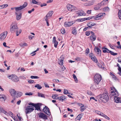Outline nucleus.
Listing matches in <instances>:
<instances>
[{
    "instance_id": "nucleus-40",
    "label": "nucleus",
    "mask_w": 121,
    "mask_h": 121,
    "mask_svg": "<svg viewBox=\"0 0 121 121\" xmlns=\"http://www.w3.org/2000/svg\"><path fill=\"white\" fill-rule=\"evenodd\" d=\"M63 60L60 59V60L59 61V64L60 65H62L63 64Z\"/></svg>"
},
{
    "instance_id": "nucleus-16",
    "label": "nucleus",
    "mask_w": 121,
    "mask_h": 121,
    "mask_svg": "<svg viewBox=\"0 0 121 121\" xmlns=\"http://www.w3.org/2000/svg\"><path fill=\"white\" fill-rule=\"evenodd\" d=\"M9 92L12 96L14 97L15 96L16 91L15 90L13 89H11L9 90Z\"/></svg>"
},
{
    "instance_id": "nucleus-50",
    "label": "nucleus",
    "mask_w": 121,
    "mask_h": 121,
    "mask_svg": "<svg viewBox=\"0 0 121 121\" xmlns=\"http://www.w3.org/2000/svg\"><path fill=\"white\" fill-rule=\"evenodd\" d=\"M100 5H99L98 6H96L94 8V9L95 10H98L100 8Z\"/></svg>"
},
{
    "instance_id": "nucleus-12",
    "label": "nucleus",
    "mask_w": 121,
    "mask_h": 121,
    "mask_svg": "<svg viewBox=\"0 0 121 121\" xmlns=\"http://www.w3.org/2000/svg\"><path fill=\"white\" fill-rule=\"evenodd\" d=\"M38 114L39 117L42 118L44 120L47 119V116L43 113H38Z\"/></svg>"
},
{
    "instance_id": "nucleus-23",
    "label": "nucleus",
    "mask_w": 121,
    "mask_h": 121,
    "mask_svg": "<svg viewBox=\"0 0 121 121\" xmlns=\"http://www.w3.org/2000/svg\"><path fill=\"white\" fill-rule=\"evenodd\" d=\"M6 99V97L4 95H0V100L1 101H3L4 100H5Z\"/></svg>"
},
{
    "instance_id": "nucleus-6",
    "label": "nucleus",
    "mask_w": 121,
    "mask_h": 121,
    "mask_svg": "<svg viewBox=\"0 0 121 121\" xmlns=\"http://www.w3.org/2000/svg\"><path fill=\"white\" fill-rule=\"evenodd\" d=\"M28 5V3L27 2H25L24 4L22 6L19 7H15V9L17 12L21 10L26 7Z\"/></svg>"
},
{
    "instance_id": "nucleus-20",
    "label": "nucleus",
    "mask_w": 121,
    "mask_h": 121,
    "mask_svg": "<svg viewBox=\"0 0 121 121\" xmlns=\"http://www.w3.org/2000/svg\"><path fill=\"white\" fill-rule=\"evenodd\" d=\"M0 112H2L6 115H7L8 114V113L7 112L5 111L2 107L0 106Z\"/></svg>"
},
{
    "instance_id": "nucleus-15",
    "label": "nucleus",
    "mask_w": 121,
    "mask_h": 121,
    "mask_svg": "<svg viewBox=\"0 0 121 121\" xmlns=\"http://www.w3.org/2000/svg\"><path fill=\"white\" fill-rule=\"evenodd\" d=\"M41 105V104L40 103L35 104V105L34 106V107L35 108V110H37L38 111L39 110L40 111V106Z\"/></svg>"
},
{
    "instance_id": "nucleus-63",
    "label": "nucleus",
    "mask_w": 121,
    "mask_h": 121,
    "mask_svg": "<svg viewBox=\"0 0 121 121\" xmlns=\"http://www.w3.org/2000/svg\"><path fill=\"white\" fill-rule=\"evenodd\" d=\"M96 0H93L91 2H90V3L92 4V5H93V3L95 2Z\"/></svg>"
},
{
    "instance_id": "nucleus-18",
    "label": "nucleus",
    "mask_w": 121,
    "mask_h": 121,
    "mask_svg": "<svg viewBox=\"0 0 121 121\" xmlns=\"http://www.w3.org/2000/svg\"><path fill=\"white\" fill-rule=\"evenodd\" d=\"M52 42L54 43V46L56 48L58 43L56 40V38L55 36L53 38Z\"/></svg>"
},
{
    "instance_id": "nucleus-30",
    "label": "nucleus",
    "mask_w": 121,
    "mask_h": 121,
    "mask_svg": "<svg viewBox=\"0 0 121 121\" xmlns=\"http://www.w3.org/2000/svg\"><path fill=\"white\" fill-rule=\"evenodd\" d=\"M103 52L104 53H109L110 50L106 48H103Z\"/></svg>"
},
{
    "instance_id": "nucleus-42",
    "label": "nucleus",
    "mask_w": 121,
    "mask_h": 121,
    "mask_svg": "<svg viewBox=\"0 0 121 121\" xmlns=\"http://www.w3.org/2000/svg\"><path fill=\"white\" fill-rule=\"evenodd\" d=\"M119 18L121 20V10H119L118 13Z\"/></svg>"
},
{
    "instance_id": "nucleus-21",
    "label": "nucleus",
    "mask_w": 121,
    "mask_h": 121,
    "mask_svg": "<svg viewBox=\"0 0 121 121\" xmlns=\"http://www.w3.org/2000/svg\"><path fill=\"white\" fill-rule=\"evenodd\" d=\"M94 50L95 52H98L97 53L98 54H99L100 55L101 54V50L98 48L96 47H95L94 48Z\"/></svg>"
},
{
    "instance_id": "nucleus-38",
    "label": "nucleus",
    "mask_w": 121,
    "mask_h": 121,
    "mask_svg": "<svg viewBox=\"0 0 121 121\" xmlns=\"http://www.w3.org/2000/svg\"><path fill=\"white\" fill-rule=\"evenodd\" d=\"M92 5V4L90 3V2L84 3V5L86 6H89Z\"/></svg>"
},
{
    "instance_id": "nucleus-24",
    "label": "nucleus",
    "mask_w": 121,
    "mask_h": 121,
    "mask_svg": "<svg viewBox=\"0 0 121 121\" xmlns=\"http://www.w3.org/2000/svg\"><path fill=\"white\" fill-rule=\"evenodd\" d=\"M76 14V16H82L83 15V12L82 11V12L78 11Z\"/></svg>"
},
{
    "instance_id": "nucleus-35",
    "label": "nucleus",
    "mask_w": 121,
    "mask_h": 121,
    "mask_svg": "<svg viewBox=\"0 0 121 121\" xmlns=\"http://www.w3.org/2000/svg\"><path fill=\"white\" fill-rule=\"evenodd\" d=\"M35 87L37 88L38 89H40L42 88V87L39 84H37L35 85Z\"/></svg>"
},
{
    "instance_id": "nucleus-36",
    "label": "nucleus",
    "mask_w": 121,
    "mask_h": 121,
    "mask_svg": "<svg viewBox=\"0 0 121 121\" xmlns=\"http://www.w3.org/2000/svg\"><path fill=\"white\" fill-rule=\"evenodd\" d=\"M38 96L39 97H41L44 98H45L44 95V94L39 93H38Z\"/></svg>"
},
{
    "instance_id": "nucleus-1",
    "label": "nucleus",
    "mask_w": 121,
    "mask_h": 121,
    "mask_svg": "<svg viewBox=\"0 0 121 121\" xmlns=\"http://www.w3.org/2000/svg\"><path fill=\"white\" fill-rule=\"evenodd\" d=\"M110 94L114 96L115 102L117 103H121V98L118 97L119 93L117 91L114 87L111 88L110 91Z\"/></svg>"
},
{
    "instance_id": "nucleus-10",
    "label": "nucleus",
    "mask_w": 121,
    "mask_h": 121,
    "mask_svg": "<svg viewBox=\"0 0 121 121\" xmlns=\"http://www.w3.org/2000/svg\"><path fill=\"white\" fill-rule=\"evenodd\" d=\"M43 110L45 113L48 115H50V112L49 109L47 106H45V108L43 109Z\"/></svg>"
},
{
    "instance_id": "nucleus-5",
    "label": "nucleus",
    "mask_w": 121,
    "mask_h": 121,
    "mask_svg": "<svg viewBox=\"0 0 121 121\" xmlns=\"http://www.w3.org/2000/svg\"><path fill=\"white\" fill-rule=\"evenodd\" d=\"M101 79L102 77L100 74L97 73L95 76L94 77V81L97 84H99Z\"/></svg>"
},
{
    "instance_id": "nucleus-56",
    "label": "nucleus",
    "mask_w": 121,
    "mask_h": 121,
    "mask_svg": "<svg viewBox=\"0 0 121 121\" xmlns=\"http://www.w3.org/2000/svg\"><path fill=\"white\" fill-rule=\"evenodd\" d=\"M32 95V94L30 92L29 93H26L25 94V95Z\"/></svg>"
},
{
    "instance_id": "nucleus-28",
    "label": "nucleus",
    "mask_w": 121,
    "mask_h": 121,
    "mask_svg": "<svg viewBox=\"0 0 121 121\" xmlns=\"http://www.w3.org/2000/svg\"><path fill=\"white\" fill-rule=\"evenodd\" d=\"M90 38V39L91 41H94L95 40L96 37L95 36L91 35Z\"/></svg>"
},
{
    "instance_id": "nucleus-4",
    "label": "nucleus",
    "mask_w": 121,
    "mask_h": 121,
    "mask_svg": "<svg viewBox=\"0 0 121 121\" xmlns=\"http://www.w3.org/2000/svg\"><path fill=\"white\" fill-rule=\"evenodd\" d=\"M18 28L17 24H15L14 22L12 23L11 25L10 30L12 33L16 32V36L19 35L18 34Z\"/></svg>"
},
{
    "instance_id": "nucleus-22",
    "label": "nucleus",
    "mask_w": 121,
    "mask_h": 121,
    "mask_svg": "<svg viewBox=\"0 0 121 121\" xmlns=\"http://www.w3.org/2000/svg\"><path fill=\"white\" fill-rule=\"evenodd\" d=\"M15 14L16 15V19L17 20H19L22 17L21 13H20L19 15L18 14L17 12H15Z\"/></svg>"
},
{
    "instance_id": "nucleus-34",
    "label": "nucleus",
    "mask_w": 121,
    "mask_h": 121,
    "mask_svg": "<svg viewBox=\"0 0 121 121\" xmlns=\"http://www.w3.org/2000/svg\"><path fill=\"white\" fill-rule=\"evenodd\" d=\"M78 105L79 106H81V111H83V105H82L81 104L79 103H78Z\"/></svg>"
},
{
    "instance_id": "nucleus-59",
    "label": "nucleus",
    "mask_w": 121,
    "mask_h": 121,
    "mask_svg": "<svg viewBox=\"0 0 121 121\" xmlns=\"http://www.w3.org/2000/svg\"><path fill=\"white\" fill-rule=\"evenodd\" d=\"M28 82L30 84H31L34 82V81L32 80H30L28 81Z\"/></svg>"
},
{
    "instance_id": "nucleus-62",
    "label": "nucleus",
    "mask_w": 121,
    "mask_h": 121,
    "mask_svg": "<svg viewBox=\"0 0 121 121\" xmlns=\"http://www.w3.org/2000/svg\"><path fill=\"white\" fill-rule=\"evenodd\" d=\"M103 117L108 120H109L110 119V118L105 115H104V116Z\"/></svg>"
},
{
    "instance_id": "nucleus-45",
    "label": "nucleus",
    "mask_w": 121,
    "mask_h": 121,
    "mask_svg": "<svg viewBox=\"0 0 121 121\" xmlns=\"http://www.w3.org/2000/svg\"><path fill=\"white\" fill-rule=\"evenodd\" d=\"M40 7H42L43 6H46L47 5V4L45 3L41 4L40 2Z\"/></svg>"
},
{
    "instance_id": "nucleus-53",
    "label": "nucleus",
    "mask_w": 121,
    "mask_h": 121,
    "mask_svg": "<svg viewBox=\"0 0 121 121\" xmlns=\"http://www.w3.org/2000/svg\"><path fill=\"white\" fill-rule=\"evenodd\" d=\"M79 30V32L80 33H82L83 32V28L82 27Z\"/></svg>"
},
{
    "instance_id": "nucleus-60",
    "label": "nucleus",
    "mask_w": 121,
    "mask_h": 121,
    "mask_svg": "<svg viewBox=\"0 0 121 121\" xmlns=\"http://www.w3.org/2000/svg\"><path fill=\"white\" fill-rule=\"evenodd\" d=\"M97 65L99 66V67L100 68H102V65L99 63H97Z\"/></svg>"
},
{
    "instance_id": "nucleus-3",
    "label": "nucleus",
    "mask_w": 121,
    "mask_h": 121,
    "mask_svg": "<svg viewBox=\"0 0 121 121\" xmlns=\"http://www.w3.org/2000/svg\"><path fill=\"white\" fill-rule=\"evenodd\" d=\"M105 13H101L98 15H96L95 16H92L91 17H89L87 18H84V21L87 20H90L93 19L94 20H98L100 19L102 17H103L104 14H105Z\"/></svg>"
},
{
    "instance_id": "nucleus-13",
    "label": "nucleus",
    "mask_w": 121,
    "mask_h": 121,
    "mask_svg": "<svg viewBox=\"0 0 121 121\" xmlns=\"http://www.w3.org/2000/svg\"><path fill=\"white\" fill-rule=\"evenodd\" d=\"M8 32L5 31L0 35V39L1 40L4 39L6 37Z\"/></svg>"
},
{
    "instance_id": "nucleus-54",
    "label": "nucleus",
    "mask_w": 121,
    "mask_h": 121,
    "mask_svg": "<svg viewBox=\"0 0 121 121\" xmlns=\"http://www.w3.org/2000/svg\"><path fill=\"white\" fill-rule=\"evenodd\" d=\"M53 81L54 82H59V80L57 79H53Z\"/></svg>"
},
{
    "instance_id": "nucleus-44",
    "label": "nucleus",
    "mask_w": 121,
    "mask_h": 121,
    "mask_svg": "<svg viewBox=\"0 0 121 121\" xmlns=\"http://www.w3.org/2000/svg\"><path fill=\"white\" fill-rule=\"evenodd\" d=\"M109 53H110L112 55H113V56H115L117 54V53H114L113 52H112L110 50Z\"/></svg>"
},
{
    "instance_id": "nucleus-51",
    "label": "nucleus",
    "mask_w": 121,
    "mask_h": 121,
    "mask_svg": "<svg viewBox=\"0 0 121 121\" xmlns=\"http://www.w3.org/2000/svg\"><path fill=\"white\" fill-rule=\"evenodd\" d=\"M118 70L119 72H118V74H119L120 75H121V68L119 67V69H118Z\"/></svg>"
},
{
    "instance_id": "nucleus-8",
    "label": "nucleus",
    "mask_w": 121,
    "mask_h": 121,
    "mask_svg": "<svg viewBox=\"0 0 121 121\" xmlns=\"http://www.w3.org/2000/svg\"><path fill=\"white\" fill-rule=\"evenodd\" d=\"M34 110V108L32 106H27L25 109V112L26 114L31 112Z\"/></svg>"
},
{
    "instance_id": "nucleus-26",
    "label": "nucleus",
    "mask_w": 121,
    "mask_h": 121,
    "mask_svg": "<svg viewBox=\"0 0 121 121\" xmlns=\"http://www.w3.org/2000/svg\"><path fill=\"white\" fill-rule=\"evenodd\" d=\"M71 9V10H70V11L74 12H76L77 10V8L73 6Z\"/></svg>"
},
{
    "instance_id": "nucleus-48",
    "label": "nucleus",
    "mask_w": 121,
    "mask_h": 121,
    "mask_svg": "<svg viewBox=\"0 0 121 121\" xmlns=\"http://www.w3.org/2000/svg\"><path fill=\"white\" fill-rule=\"evenodd\" d=\"M32 79L34 78H39L37 76H31L30 77Z\"/></svg>"
},
{
    "instance_id": "nucleus-39",
    "label": "nucleus",
    "mask_w": 121,
    "mask_h": 121,
    "mask_svg": "<svg viewBox=\"0 0 121 121\" xmlns=\"http://www.w3.org/2000/svg\"><path fill=\"white\" fill-rule=\"evenodd\" d=\"M48 19H47V18H44L43 19V20L44 21L45 20L46 22L47 25L48 26L49 25L48 22Z\"/></svg>"
},
{
    "instance_id": "nucleus-31",
    "label": "nucleus",
    "mask_w": 121,
    "mask_h": 121,
    "mask_svg": "<svg viewBox=\"0 0 121 121\" xmlns=\"http://www.w3.org/2000/svg\"><path fill=\"white\" fill-rule=\"evenodd\" d=\"M32 3L34 4H37L38 5H40V2H38L36 1V0H32Z\"/></svg>"
},
{
    "instance_id": "nucleus-32",
    "label": "nucleus",
    "mask_w": 121,
    "mask_h": 121,
    "mask_svg": "<svg viewBox=\"0 0 121 121\" xmlns=\"http://www.w3.org/2000/svg\"><path fill=\"white\" fill-rule=\"evenodd\" d=\"M73 6V5L70 4H67V7L68 9V10L69 11H70V10H71V8H72Z\"/></svg>"
},
{
    "instance_id": "nucleus-17",
    "label": "nucleus",
    "mask_w": 121,
    "mask_h": 121,
    "mask_svg": "<svg viewBox=\"0 0 121 121\" xmlns=\"http://www.w3.org/2000/svg\"><path fill=\"white\" fill-rule=\"evenodd\" d=\"M57 99L59 101H63L64 100H65L66 99L65 96L64 95H62L60 97H59L57 98Z\"/></svg>"
},
{
    "instance_id": "nucleus-33",
    "label": "nucleus",
    "mask_w": 121,
    "mask_h": 121,
    "mask_svg": "<svg viewBox=\"0 0 121 121\" xmlns=\"http://www.w3.org/2000/svg\"><path fill=\"white\" fill-rule=\"evenodd\" d=\"M82 115H81V114H79L76 117V119L78 120H80L82 117Z\"/></svg>"
},
{
    "instance_id": "nucleus-55",
    "label": "nucleus",
    "mask_w": 121,
    "mask_h": 121,
    "mask_svg": "<svg viewBox=\"0 0 121 121\" xmlns=\"http://www.w3.org/2000/svg\"><path fill=\"white\" fill-rule=\"evenodd\" d=\"M91 10H88L86 11V13L88 14H91Z\"/></svg>"
},
{
    "instance_id": "nucleus-41",
    "label": "nucleus",
    "mask_w": 121,
    "mask_h": 121,
    "mask_svg": "<svg viewBox=\"0 0 121 121\" xmlns=\"http://www.w3.org/2000/svg\"><path fill=\"white\" fill-rule=\"evenodd\" d=\"M98 112L97 113L99 115L103 117L104 116L105 114H104L103 113H102L98 111Z\"/></svg>"
},
{
    "instance_id": "nucleus-14",
    "label": "nucleus",
    "mask_w": 121,
    "mask_h": 121,
    "mask_svg": "<svg viewBox=\"0 0 121 121\" xmlns=\"http://www.w3.org/2000/svg\"><path fill=\"white\" fill-rule=\"evenodd\" d=\"M53 13V11H51L49 12L44 18L49 19L52 16Z\"/></svg>"
},
{
    "instance_id": "nucleus-29",
    "label": "nucleus",
    "mask_w": 121,
    "mask_h": 121,
    "mask_svg": "<svg viewBox=\"0 0 121 121\" xmlns=\"http://www.w3.org/2000/svg\"><path fill=\"white\" fill-rule=\"evenodd\" d=\"M72 33L74 35H75L76 34V30L75 27H74L73 28V30Z\"/></svg>"
},
{
    "instance_id": "nucleus-9",
    "label": "nucleus",
    "mask_w": 121,
    "mask_h": 121,
    "mask_svg": "<svg viewBox=\"0 0 121 121\" xmlns=\"http://www.w3.org/2000/svg\"><path fill=\"white\" fill-rule=\"evenodd\" d=\"M89 56L93 61L96 63L98 62V60L96 57L94 55L93 53L89 54Z\"/></svg>"
},
{
    "instance_id": "nucleus-11",
    "label": "nucleus",
    "mask_w": 121,
    "mask_h": 121,
    "mask_svg": "<svg viewBox=\"0 0 121 121\" xmlns=\"http://www.w3.org/2000/svg\"><path fill=\"white\" fill-rule=\"evenodd\" d=\"M74 23V22L73 21L66 22L64 23V26L65 27H69Z\"/></svg>"
},
{
    "instance_id": "nucleus-25",
    "label": "nucleus",
    "mask_w": 121,
    "mask_h": 121,
    "mask_svg": "<svg viewBox=\"0 0 121 121\" xmlns=\"http://www.w3.org/2000/svg\"><path fill=\"white\" fill-rule=\"evenodd\" d=\"M91 89H93L94 90H95L98 88L97 86L95 84H94L92 85L91 87Z\"/></svg>"
},
{
    "instance_id": "nucleus-37",
    "label": "nucleus",
    "mask_w": 121,
    "mask_h": 121,
    "mask_svg": "<svg viewBox=\"0 0 121 121\" xmlns=\"http://www.w3.org/2000/svg\"><path fill=\"white\" fill-rule=\"evenodd\" d=\"M19 45L21 47H22L24 46H27L28 45L26 43H21Z\"/></svg>"
},
{
    "instance_id": "nucleus-58",
    "label": "nucleus",
    "mask_w": 121,
    "mask_h": 121,
    "mask_svg": "<svg viewBox=\"0 0 121 121\" xmlns=\"http://www.w3.org/2000/svg\"><path fill=\"white\" fill-rule=\"evenodd\" d=\"M90 33L89 31H87L86 32L85 35L87 36H88L90 35Z\"/></svg>"
},
{
    "instance_id": "nucleus-57",
    "label": "nucleus",
    "mask_w": 121,
    "mask_h": 121,
    "mask_svg": "<svg viewBox=\"0 0 121 121\" xmlns=\"http://www.w3.org/2000/svg\"><path fill=\"white\" fill-rule=\"evenodd\" d=\"M118 62L121 63V56H120L118 58Z\"/></svg>"
},
{
    "instance_id": "nucleus-2",
    "label": "nucleus",
    "mask_w": 121,
    "mask_h": 121,
    "mask_svg": "<svg viewBox=\"0 0 121 121\" xmlns=\"http://www.w3.org/2000/svg\"><path fill=\"white\" fill-rule=\"evenodd\" d=\"M99 100L101 102L105 103L108 100L109 97L107 93L106 92L102 94H100L98 96Z\"/></svg>"
},
{
    "instance_id": "nucleus-52",
    "label": "nucleus",
    "mask_w": 121,
    "mask_h": 121,
    "mask_svg": "<svg viewBox=\"0 0 121 121\" xmlns=\"http://www.w3.org/2000/svg\"><path fill=\"white\" fill-rule=\"evenodd\" d=\"M76 21L78 22H82L83 21V18H82L78 19H77Z\"/></svg>"
},
{
    "instance_id": "nucleus-7",
    "label": "nucleus",
    "mask_w": 121,
    "mask_h": 121,
    "mask_svg": "<svg viewBox=\"0 0 121 121\" xmlns=\"http://www.w3.org/2000/svg\"><path fill=\"white\" fill-rule=\"evenodd\" d=\"M8 78L15 82H17L19 81V79L15 75H11L8 76Z\"/></svg>"
},
{
    "instance_id": "nucleus-43",
    "label": "nucleus",
    "mask_w": 121,
    "mask_h": 121,
    "mask_svg": "<svg viewBox=\"0 0 121 121\" xmlns=\"http://www.w3.org/2000/svg\"><path fill=\"white\" fill-rule=\"evenodd\" d=\"M103 10L104 11H109V9L108 7H104V9Z\"/></svg>"
},
{
    "instance_id": "nucleus-19",
    "label": "nucleus",
    "mask_w": 121,
    "mask_h": 121,
    "mask_svg": "<svg viewBox=\"0 0 121 121\" xmlns=\"http://www.w3.org/2000/svg\"><path fill=\"white\" fill-rule=\"evenodd\" d=\"M23 95V93L22 92L18 91H16L15 96V97L17 98L18 97H20L22 95Z\"/></svg>"
},
{
    "instance_id": "nucleus-64",
    "label": "nucleus",
    "mask_w": 121,
    "mask_h": 121,
    "mask_svg": "<svg viewBox=\"0 0 121 121\" xmlns=\"http://www.w3.org/2000/svg\"><path fill=\"white\" fill-rule=\"evenodd\" d=\"M3 8H6L8 6V4H3Z\"/></svg>"
},
{
    "instance_id": "nucleus-49",
    "label": "nucleus",
    "mask_w": 121,
    "mask_h": 121,
    "mask_svg": "<svg viewBox=\"0 0 121 121\" xmlns=\"http://www.w3.org/2000/svg\"><path fill=\"white\" fill-rule=\"evenodd\" d=\"M89 52V49L88 48L86 49V50L85 51V54L86 55H87V54Z\"/></svg>"
},
{
    "instance_id": "nucleus-61",
    "label": "nucleus",
    "mask_w": 121,
    "mask_h": 121,
    "mask_svg": "<svg viewBox=\"0 0 121 121\" xmlns=\"http://www.w3.org/2000/svg\"><path fill=\"white\" fill-rule=\"evenodd\" d=\"M52 98L53 99H57V98L56 97H55V95H52Z\"/></svg>"
},
{
    "instance_id": "nucleus-27",
    "label": "nucleus",
    "mask_w": 121,
    "mask_h": 121,
    "mask_svg": "<svg viewBox=\"0 0 121 121\" xmlns=\"http://www.w3.org/2000/svg\"><path fill=\"white\" fill-rule=\"evenodd\" d=\"M95 25V24L94 23L90 22L87 24V25L90 28H91V27L92 26H94Z\"/></svg>"
},
{
    "instance_id": "nucleus-47",
    "label": "nucleus",
    "mask_w": 121,
    "mask_h": 121,
    "mask_svg": "<svg viewBox=\"0 0 121 121\" xmlns=\"http://www.w3.org/2000/svg\"><path fill=\"white\" fill-rule=\"evenodd\" d=\"M64 93L65 94H69L68 91L66 89H64Z\"/></svg>"
},
{
    "instance_id": "nucleus-46",
    "label": "nucleus",
    "mask_w": 121,
    "mask_h": 121,
    "mask_svg": "<svg viewBox=\"0 0 121 121\" xmlns=\"http://www.w3.org/2000/svg\"><path fill=\"white\" fill-rule=\"evenodd\" d=\"M62 34H64L65 33V31L64 28H62L60 30Z\"/></svg>"
}]
</instances>
